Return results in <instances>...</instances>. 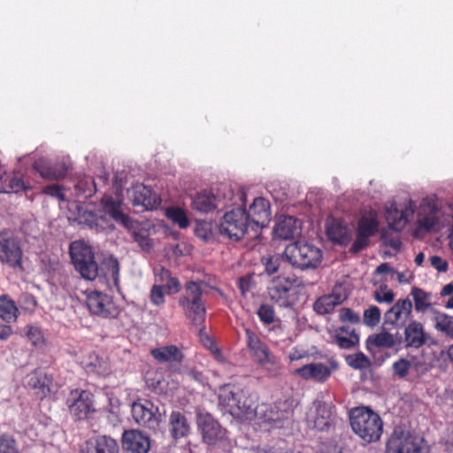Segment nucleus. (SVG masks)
Segmentation results:
<instances>
[{"label": "nucleus", "mask_w": 453, "mask_h": 453, "mask_svg": "<svg viewBox=\"0 0 453 453\" xmlns=\"http://www.w3.org/2000/svg\"><path fill=\"white\" fill-rule=\"evenodd\" d=\"M417 226L414 235L421 238L424 234L438 231L442 226L441 204L435 196H427L416 202Z\"/></svg>", "instance_id": "nucleus-3"}, {"label": "nucleus", "mask_w": 453, "mask_h": 453, "mask_svg": "<svg viewBox=\"0 0 453 453\" xmlns=\"http://www.w3.org/2000/svg\"><path fill=\"white\" fill-rule=\"evenodd\" d=\"M404 341L406 347L418 349L425 344L426 335L423 325L417 321H411L404 329Z\"/></svg>", "instance_id": "nucleus-30"}, {"label": "nucleus", "mask_w": 453, "mask_h": 453, "mask_svg": "<svg viewBox=\"0 0 453 453\" xmlns=\"http://www.w3.org/2000/svg\"><path fill=\"white\" fill-rule=\"evenodd\" d=\"M19 311L16 303L8 296H0V319L7 323L17 320Z\"/></svg>", "instance_id": "nucleus-35"}, {"label": "nucleus", "mask_w": 453, "mask_h": 453, "mask_svg": "<svg viewBox=\"0 0 453 453\" xmlns=\"http://www.w3.org/2000/svg\"><path fill=\"white\" fill-rule=\"evenodd\" d=\"M77 210V216L73 220L80 225H85L96 231H112L113 222H118L127 228H134V222L121 211V201L105 196L101 201V209L98 213L93 212L76 203L72 204Z\"/></svg>", "instance_id": "nucleus-2"}, {"label": "nucleus", "mask_w": 453, "mask_h": 453, "mask_svg": "<svg viewBox=\"0 0 453 453\" xmlns=\"http://www.w3.org/2000/svg\"><path fill=\"white\" fill-rule=\"evenodd\" d=\"M68 407L71 414L75 418L84 419L88 418L94 411L92 394L85 390L73 391L68 399Z\"/></svg>", "instance_id": "nucleus-22"}, {"label": "nucleus", "mask_w": 453, "mask_h": 453, "mask_svg": "<svg viewBox=\"0 0 453 453\" xmlns=\"http://www.w3.org/2000/svg\"><path fill=\"white\" fill-rule=\"evenodd\" d=\"M35 170L40 175L47 180H58L63 178L66 173L65 165L52 166L44 160H38L35 163Z\"/></svg>", "instance_id": "nucleus-33"}, {"label": "nucleus", "mask_w": 453, "mask_h": 453, "mask_svg": "<svg viewBox=\"0 0 453 453\" xmlns=\"http://www.w3.org/2000/svg\"><path fill=\"white\" fill-rule=\"evenodd\" d=\"M0 453H19L15 441L9 436L0 437Z\"/></svg>", "instance_id": "nucleus-53"}, {"label": "nucleus", "mask_w": 453, "mask_h": 453, "mask_svg": "<svg viewBox=\"0 0 453 453\" xmlns=\"http://www.w3.org/2000/svg\"><path fill=\"white\" fill-rule=\"evenodd\" d=\"M81 365L88 373L105 376L110 372L108 361L96 353H89L84 357Z\"/></svg>", "instance_id": "nucleus-31"}, {"label": "nucleus", "mask_w": 453, "mask_h": 453, "mask_svg": "<svg viewBox=\"0 0 453 453\" xmlns=\"http://www.w3.org/2000/svg\"><path fill=\"white\" fill-rule=\"evenodd\" d=\"M132 236L134 241L141 247V249L147 252L151 250L153 243L152 241L149 238V233L147 230L143 228L134 229L132 232Z\"/></svg>", "instance_id": "nucleus-46"}, {"label": "nucleus", "mask_w": 453, "mask_h": 453, "mask_svg": "<svg viewBox=\"0 0 453 453\" xmlns=\"http://www.w3.org/2000/svg\"><path fill=\"white\" fill-rule=\"evenodd\" d=\"M280 258L276 256L273 257H268L263 258V263L265 267V271L269 273H274L277 272L279 266H280Z\"/></svg>", "instance_id": "nucleus-56"}, {"label": "nucleus", "mask_w": 453, "mask_h": 453, "mask_svg": "<svg viewBox=\"0 0 453 453\" xmlns=\"http://www.w3.org/2000/svg\"><path fill=\"white\" fill-rule=\"evenodd\" d=\"M326 232L329 240L341 245H346L351 239V228L333 218L326 219Z\"/></svg>", "instance_id": "nucleus-27"}, {"label": "nucleus", "mask_w": 453, "mask_h": 453, "mask_svg": "<svg viewBox=\"0 0 453 453\" xmlns=\"http://www.w3.org/2000/svg\"><path fill=\"white\" fill-rule=\"evenodd\" d=\"M388 453H428L429 447L423 437L395 430L388 444Z\"/></svg>", "instance_id": "nucleus-13"}, {"label": "nucleus", "mask_w": 453, "mask_h": 453, "mask_svg": "<svg viewBox=\"0 0 453 453\" xmlns=\"http://www.w3.org/2000/svg\"><path fill=\"white\" fill-rule=\"evenodd\" d=\"M77 191L88 197L92 196L96 191V184L91 177H87L80 180L76 185Z\"/></svg>", "instance_id": "nucleus-50"}, {"label": "nucleus", "mask_w": 453, "mask_h": 453, "mask_svg": "<svg viewBox=\"0 0 453 453\" xmlns=\"http://www.w3.org/2000/svg\"><path fill=\"white\" fill-rule=\"evenodd\" d=\"M43 193L50 196L56 197L60 201H65V195L60 186L53 184L44 188Z\"/></svg>", "instance_id": "nucleus-57"}, {"label": "nucleus", "mask_w": 453, "mask_h": 453, "mask_svg": "<svg viewBox=\"0 0 453 453\" xmlns=\"http://www.w3.org/2000/svg\"><path fill=\"white\" fill-rule=\"evenodd\" d=\"M168 431L175 441L186 438L191 433V422L183 412L173 411L169 415Z\"/></svg>", "instance_id": "nucleus-25"}, {"label": "nucleus", "mask_w": 453, "mask_h": 453, "mask_svg": "<svg viewBox=\"0 0 453 453\" xmlns=\"http://www.w3.org/2000/svg\"><path fill=\"white\" fill-rule=\"evenodd\" d=\"M218 227L220 234L240 240L250 230L246 211L240 206L226 212Z\"/></svg>", "instance_id": "nucleus-12"}, {"label": "nucleus", "mask_w": 453, "mask_h": 453, "mask_svg": "<svg viewBox=\"0 0 453 453\" xmlns=\"http://www.w3.org/2000/svg\"><path fill=\"white\" fill-rule=\"evenodd\" d=\"M197 425L206 443L214 444L217 441L224 438V430L211 415L200 413L197 416Z\"/></svg>", "instance_id": "nucleus-23"}, {"label": "nucleus", "mask_w": 453, "mask_h": 453, "mask_svg": "<svg viewBox=\"0 0 453 453\" xmlns=\"http://www.w3.org/2000/svg\"><path fill=\"white\" fill-rule=\"evenodd\" d=\"M202 296V283L190 280L185 284L184 292L179 299V305L185 316L197 326L203 324L206 317L205 303Z\"/></svg>", "instance_id": "nucleus-5"}, {"label": "nucleus", "mask_w": 453, "mask_h": 453, "mask_svg": "<svg viewBox=\"0 0 453 453\" xmlns=\"http://www.w3.org/2000/svg\"><path fill=\"white\" fill-rule=\"evenodd\" d=\"M165 216L180 228H186L189 226V219L188 218L187 211L180 207H168L165 210Z\"/></svg>", "instance_id": "nucleus-40"}, {"label": "nucleus", "mask_w": 453, "mask_h": 453, "mask_svg": "<svg viewBox=\"0 0 453 453\" xmlns=\"http://www.w3.org/2000/svg\"><path fill=\"white\" fill-rule=\"evenodd\" d=\"M339 318L342 322L357 323L359 321V316L349 308H342L339 311Z\"/></svg>", "instance_id": "nucleus-58"}, {"label": "nucleus", "mask_w": 453, "mask_h": 453, "mask_svg": "<svg viewBox=\"0 0 453 453\" xmlns=\"http://www.w3.org/2000/svg\"><path fill=\"white\" fill-rule=\"evenodd\" d=\"M196 235L203 240H208L212 235L211 224L208 222H197L196 226Z\"/></svg>", "instance_id": "nucleus-54"}, {"label": "nucleus", "mask_w": 453, "mask_h": 453, "mask_svg": "<svg viewBox=\"0 0 453 453\" xmlns=\"http://www.w3.org/2000/svg\"><path fill=\"white\" fill-rule=\"evenodd\" d=\"M27 188L18 174L4 173L0 176V193H18Z\"/></svg>", "instance_id": "nucleus-34"}, {"label": "nucleus", "mask_w": 453, "mask_h": 453, "mask_svg": "<svg viewBox=\"0 0 453 453\" xmlns=\"http://www.w3.org/2000/svg\"><path fill=\"white\" fill-rule=\"evenodd\" d=\"M431 265L441 273H444L448 269V263L439 256H433L430 257Z\"/></svg>", "instance_id": "nucleus-59"}, {"label": "nucleus", "mask_w": 453, "mask_h": 453, "mask_svg": "<svg viewBox=\"0 0 453 453\" xmlns=\"http://www.w3.org/2000/svg\"><path fill=\"white\" fill-rule=\"evenodd\" d=\"M416 207V201L409 197L387 203L384 210L388 226L397 232L404 229L412 221Z\"/></svg>", "instance_id": "nucleus-10"}, {"label": "nucleus", "mask_w": 453, "mask_h": 453, "mask_svg": "<svg viewBox=\"0 0 453 453\" xmlns=\"http://www.w3.org/2000/svg\"><path fill=\"white\" fill-rule=\"evenodd\" d=\"M150 301L157 307H162L165 303V286L155 284L150 291Z\"/></svg>", "instance_id": "nucleus-48"}, {"label": "nucleus", "mask_w": 453, "mask_h": 453, "mask_svg": "<svg viewBox=\"0 0 453 453\" xmlns=\"http://www.w3.org/2000/svg\"><path fill=\"white\" fill-rule=\"evenodd\" d=\"M25 335L27 340L37 348H42L45 343L44 334L37 326L27 325L25 328Z\"/></svg>", "instance_id": "nucleus-43"}, {"label": "nucleus", "mask_w": 453, "mask_h": 453, "mask_svg": "<svg viewBox=\"0 0 453 453\" xmlns=\"http://www.w3.org/2000/svg\"><path fill=\"white\" fill-rule=\"evenodd\" d=\"M373 298L379 303L390 304L395 299V293L388 285L382 282L373 292Z\"/></svg>", "instance_id": "nucleus-44"}, {"label": "nucleus", "mask_w": 453, "mask_h": 453, "mask_svg": "<svg viewBox=\"0 0 453 453\" xmlns=\"http://www.w3.org/2000/svg\"><path fill=\"white\" fill-rule=\"evenodd\" d=\"M123 448L130 453H148L150 438L138 430L126 431L122 436Z\"/></svg>", "instance_id": "nucleus-24"}, {"label": "nucleus", "mask_w": 453, "mask_h": 453, "mask_svg": "<svg viewBox=\"0 0 453 453\" xmlns=\"http://www.w3.org/2000/svg\"><path fill=\"white\" fill-rule=\"evenodd\" d=\"M12 334V329L10 326L0 325V341L7 340Z\"/></svg>", "instance_id": "nucleus-61"}, {"label": "nucleus", "mask_w": 453, "mask_h": 453, "mask_svg": "<svg viewBox=\"0 0 453 453\" xmlns=\"http://www.w3.org/2000/svg\"><path fill=\"white\" fill-rule=\"evenodd\" d=\"M346 362L350 367L359 370H365L371 365L369 358L362 352L349 355Z\"/></svg>", "instance_id": "nucleus-47"}, {"label": "nucleus", "mask_w": 453, "mask_h": 453, "mask_svg": "<svg viewBox=\"0 0 453 453\" xmlns=\"http://www.w3.org/2000/svg\"><path fill=\"white\" fill-rule=\"evenodd\" d=\"M169 294H175L180 290V283L177 278L170 277L166 283Z\"/></svg>", "instance_id": "nucleus-60"}, {"label": "nucleus", "mask_w": 453, "mask_h": 453, "mask_svg": "<svg viewBox=\"0 0 453 453\" xmlns=\"http://www.w3.org/2000/svg\"><path fill=\"white\" fill-rule=\"evenodd\" d=\"M381 319V311L376 305H369L363 314V323L368 327H375Z\"/></svg>", "instance_id": "nucleus-42"}, {"label": "nucleus", "mask_w": 453, "mask_h": 453, "mask_svg": "<svg viewBox=\"0 0 453 453\" xmlns=\"http://www.w3.org/2000/svg\"><path fill=\"white\" fill-rule=\"evenodd\" d=\"M247 344L257 362L266 371L276 372L279 369L277 357L268 347L250 330H246Z\"/></svg>", "instance_id": "nucleus-14"}, {"label": "nucleus", "mask_w": 453, "mask_h": 453, "mask_svg": "<svg viewBox=\"0 0 453 453\" xmlns=\"http://www.w3.org/2000/svg\"><path fill=\"white\" fill-rule=\"evenodd\" d=\"M335 342L342 349H350L358 342V336L349 326H341L335 331Z\"/></svg>", "instance_id": "nucleus-38"}, {"label": "nucleus", "mask_w": 453, "mask_h": 453, "mask_svg": "<svg viewBox=\"0 0 453 453\" xmlns=\"http://www.w3.org/2000/svg\"><path fill=\"white\" fill-rule=\"evenodd\" d=\"M411 296L414 301V307L418 312H425L431 307V295L419 288H412Z\"/></svg>", "instance_id": "nucleus-39"}, {"label": "nucleus", "mask_w": 453, "mask_h": 453, "mask_svg": "<svg viewBox=\"0 0 453 453\" xmlns=\"http://www.w3.org/2000/svg\"><path fill=\"white\" fill-rule=\"evenodd\" d=\"M152 357L160 363H180L184 357L181 350L174 345H166L151 350Z\"/></svg>", "instance_id": "nucleus-32"}, {"label": "nucleus", "mask_w": 453, "mask_h": 453, "mask_svg": "<svg viewBox=\"0 0 453 453\" xmlns=\"http://www.w3.org/2000/svg\"><path fill=\"white\" fill-rule=\"evenodd\" d=\"M289 359L291 361H296L303 358L306 357V352L303 350H298L296 349H293L289 353Z\"/></svg>", "instance_id": "nucleus-64"}, {"label": "nucleus", "mask_w": 453, "mask_h": 453, "mask_svg": "<svg viewBox=\"0 0 453 453\" xmlns=\"http://www.w3.org/2000/svg\"><path fill=\"white\" fill-rule=\"evenodd\" d=\"M251 286L250 280L246 278L240 280L239 288L242 296H246Z\"/></svg>", "instance_id": "nucleus-63"}, {"label": "nucleus", "mask_w": 453, "mask_h": 453, "mask_svg": "<svg viewBox=\"0 0 453 453\" xmlns=\"http://www.w3.org/2000/svg\"><path fill=\"white\" fill-rule=\"evenodd\" d=\"M22 250L19 242L12 234H0V260L12 267L20 265Z\"/></svg>", "instance_id": "nucleus-19"}, {"label": "nucleus", "mask_w": 453, "mask_h": 453, "mask_svg": "<svg viewBox=\"0 0 453 453\" xmlns=\"http://www.w3.org/2000/svg\"><path fill=\"white\" fill-rule=\"evenodd\" d=\"M399 342L397 334L382 330L368 338V343L378 348L390 349Z\"/></svg>", "instance_id": "nucleus-37"}, {"label": "nucleus", "mask_w": 453, "mask_h": 453, "mask_svg": "<svg viewBox=\"0 0 453 453\" xmlns=\"http://www.w3.org/2000/svg\"><path fill=\"white\" fill-rule=\"evenodd\" d=\"M284 258L293 266L306 269L318 266L322 259L321 250L306 242L288 244L283 253Z\"/></svg>", "instance_id": "nucleus-8"}, {"label": "nucleus", "mask_w": 453, "mask_h": 453, "mask_svg": "<svg viewBox=\"0 0 453 453\" xmlns=\"http://www.w3.org/2000/svg\"><path fill=\"white\" fill-rule=\"evenodd\" d=\"M247 217L250 220V230L257 234L258 228L265 227L271 220V207L264 197H257L250 205Z\"/></svg>", "instance_id": "nucleus-20"}, {"label": "nucleus", "mask_w": 453, "mask_h": 453, "mask_svg": "<svg viewBox=\"0 0 453 453\" xmlns=\"http://www.w3.org/2000/svg\"><path fill=\"white\" fill-rule=\"evenodd\" d=\"M257 315L265 324H271L274 321V310L270 305H261L257 311Z\"/></svg>", "instance_id": "nucleus-52"}, {"label": "nucleus", "mask_w": 453, "mask_h": 453, "mask_svg": "<svg viewBox=\"0 0 453 453\" xmlns=\"http://www.w3.org/2000/svg\"><path fill=\"white\" fill-rule=\"evenodd\" d=\"M349 421L353 432L367 442L378 441L383 431L380 417L366 407L351 410Z\"/></svg>", "instance_id": "nucleus-4"}, {"label": "nucleus", "mask_w": 453, "mask_h": 453, "mask_svg": "<svg viewBox=\"0 0 453 453\" xmlns=\"http://www.w3.org/2000/svg\"><path fill=\"white\" fill-rule=\"evenodd\" d=\"M276 237L280 239H290L300 234V225L298 221L291 216H280L273 228Z\"/></svg>", "instance_id": "nucleus-28"}, {"label": "nucleus", "mask_w": 453, "mask_h": 453, "mask_svg": "<svg viewBox=\"0 0 453 453\" xmlns=\"http://www.w3.org/2000/svg\"><path fill=\"white\" fill-rule=\"evenodd\" d=\"M27 383L30 388L38 389L41 393V396L45 395L47 387L45 384V378L42 372L35 371L28 374Z\"/></svg>", "instance_id": "nucleus-45"}, {"label": "nucleus", "mask_w": 453, "mask_h": 453, "mask_svg": "<svg viewBox=\"0 0 453 453\" xmlns=\"http://www.w3.org/2000/svg\"><path fill=\"white\" fill-rule=\"evenodd\" d=\"M300 285V280L295 277L273 278L267 287L268 296L280 307H292L297 303L296 288Z\"/></svg>", "instance_id": "nucleus-9"}, {"label": "nucleus", "mask_w": 453, "mask_h": 453, "mask_svg": "<svg viewBox=\"0 0 453 453\" xmlns=\"http://www.w3.org/2000/svg\"><path fill=\"white\" fill-rule=\"evenodd\" d=\"M70 255L75 269L83 279L93 280L97 277L98 266L94 253L85 242H73L70 244Z\"/></svg>", "instance_id": "nucleus-11"}, {"label": "nucleus", "mask_w": 453, "mask_h": 453, "mask_svg": "<svg viewBox=\"0 0 453 453\" xmlns=\"http://www.w3.org/2000/svg\"><path fill=\"white\" fill-rule=\"evenodd\" d=\"M127 196L135 206L144 210H154L160 204L161 200L149 187L137 183L127 189Z\"/></svg>", "instance_id": "nucleus-21"}, {"label": "nucleus", "mask_w": 453, "mask_h": 453, "mask_svg": "<svg viewBox=\"0 0 453 453\" xmlns=\"http://www.w3.org/2000/svg\"><path fill=\"white\" fill-rule=\"evenodd\" d=\"M105 265L108 267V274L113 280L114 286L118 287L119 285V262L116 258L110 257Z\"/></svg>", "instance_id": "nucleus-51"}, {"label": "nucleus", "mask_w": 453, "mask_h": 453, "mask_svg": "<svg viewBox=\"0 0 453 453\" xmlns=\"http://www.w3.org/2000/svg\"><path fill=\"white\" fill-rule=\"evenodd\" d=\"M86 302L89 311L97 316L116 318L119 313V308L113 301V298L103 292H88Z\"/></svg>", "instance_id": "nucleus-15"}, {"label": "nucleus", "mask_w": 453, "mask_h": 453, "mask_svg": "<svg viewBox=\"0 0 453 453\" xmlns=\"http://www.w3.org/2000/svg\"><path fill=\"white\" fill-rule=\"evenodd\" d=\"M344 297L341 295L331 294L319 297L314 303V310L319 314L331 312L335 306L342 303Z\"/></svg>", "instance_id": "nucleus-36"}, {"label": "nucleus", "mask_w": 453, "mask_h": 453, "mask_svg": "<svg viewBox=\"0 0 453 453\" xmlns=\"http://www.w3.org/2000/svg\"><path fill=\"white\" fill-rule=\"evenodd\" d=\"M245 194L238 192L236 195L233 191L223 187L217 190L216 194H210L203 192L197 194L192 202L194 210L201 212H210L214 209L222 210L223 208L236 204L237 202L241 203V206L244 203Z\"/></svg>", "instance_id": "nucleus-6"}, {"label": "nucleus", "mask_w": 453, "mask_h": 453, "mask_svg": "<svg viewBox=\"0 0 453 453\" xmlns=\"http://www.w3.org/2000/svg\"><path fill=\"white\" fill-rule=\"evenodd\" d=\"M305 420L311 429L328 431L337 422L335 406L331 402L325 401L322 395H318L309 407Z\"/></svg>", "instance_id": "nucleus-7"}, {"label": "nucleus", "mask_w": 453, "mask_h": 453, "mask_svg": "<svg viewBox=\"0 0 453 453\" xmlns=\"http://www.w3.org/2000/svg\"><path fill=\"white\" fill-rule=\"evenodd\" d=\"M378 214L373 210L365 211L358 222L357 238L352 250L358 252L368 245V239L378 231Z\"/></svg>", "instance_id": "nucleus-17"}, {"label": "nucleus", "mask_w": 453, "mask_h": 453, "mask_svg": "<svg viewBox=\"0 0 453 453\" xmlns=\"http://www.w3.org/2000/svg\"><path fill=\"white\" fill-rule=\"evenodd\" d=\"M132 415L137 424L154 431L162 422L159 408L150 401L134 403Z\"/></svg>", "instance_id": "nucleus-16"}, {"label": "nucleus", "mask_w": 453, "mask_h": 453, "mask_svg": "<svg viewBox=\"0 0 453 453\" xmlns=\"http://www.w3.org/2000/svg\"><path fill=\"white\" fill-rule=\"evenodd\" d=\"M375 274L382 276L381 281H387L388 277L391 279L395 277V272L388 264L383 263L376 268Z\"/></svg>", "instance_id": "nucleus-55"}, {"label": "nucleus", "mask_w": 453, "mask_h": 453, "mask_svg": "<svg viewBox=\"0 0 453 453\" xmlns=\"http://www.w3.org/2000/svg\"><path fill=\"white\" fill-rule=\"evenodd\" d=\"M80 453H119V445L111 437L97 436L86 441Z\"/></svg>", "instance_id": "nucleus-26"}, {"label": "nucleus", "mask_w": 453, "mask_h": 453, "mask_svg": "<svg viewBox=\"0 0 453 453\" xmlns=\"http://www.w3.org/2000/svg\"><path fill=\"white\" fill-rule=\"evenodd\" d=\"M412 303L409 298L398 299L383 316L384 326L399 328L406 325L412 312Z\"/></svg>", "instance_id": "nucleus-18"}, {"label": "nucleus", "mask_w": 453, "mask_h": 453, "mask_svg": "<svg viewBox=\"0 0 453 453\" xmlns=\"http://www.w3.org/2000/svg\"><path fill=\"white\" fill-rule=\"evenodd\" d=\"M219 406L241 421H256L265 429L280 427L291 417L286 403L257 404L256 396L248 395L234 385H223L218 391Z\"/></svg>", "instance_id": "nucleus-1"}, {"label": "nucleus", "mask_w": 453, "mask_h": 453, "mask_svg": "<svg viewBox=\"0 0 453 453\" xmlns=\"http://www.w3.org/2000/svg\"><path fill=\"white\" fill-rule=\"evenodd\" d=\"M296 373L304 380L323 382L330 377L332 372L327 365L322 363H312L297 369Z\"/></svg>", "instance_id": "nucleus-29"}, {"label": "nucleus", "mask_w": 453, "mask_h": 453, "mask_svg": "<svg viewBox=\"0 0 453 453\" xmlns=\"http://www.w3.org/2000/svg\"><path fill=\"white\" fill-rule=\"evenodd\" d=\"M435 328L446 334L453 333L451 318L444 313H439L434 318Z\"/></svg>", "instance_id": "nucleus-49"}, {"label": "nucleus", "mask_w": 453, "mask_h": 453, "mask_svg": "<svg viewBox=\"0 0 453 453\" xmlns=\"http://www.w3.org/2000/svg\"><path fill=\"white\" fill-rule=\"evenodd\" d=\"M418 365V363L414 364V366L417 368ZM413 364L411 360L407 358H399L395 361L392 365V375L395 379H405L410 371L411 370Z\"/></svg>", "instance_id": "nucleus-41"}, {"label": "nucleus", "mask_w": 453, "mask_h": 453, "mask_svg": "<svg viewBox=\"0 0 453 453\" xmlns=\"http://www.w3.org/2000/svg\"><path fill=\"white\" fill-rule=\"evenodd\" d=\"M24 308L27 310H32L36 305V301L34 296L26 295L23 296Z\"/></svg>", "instance_id": "nucleus-62"}]
</instances>
